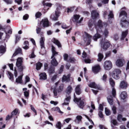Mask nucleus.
Segmentation results:
<instances>
[{
  "label": "nucleus",
  "mask_w": 129,
  "mask_h": 129,
  "mask_svg": "<svg viewBox=\"0 0 129 129\" xmlns=\"http://www.w3.org/2000/svg\"><path fill=\"white\" fill-rule=\"evenodd\" d=\"M42 14L41 13L38 12L35 14V16L36 18H39L41 15Z\"/></svg>",
  "instance_id": "nucleus-49"
},
{
  "label": "nucleus",
  "mask_w": 129,
  "mask_h": 129,
  "mask_svg": "<svg viewBox=\"0 0 129 129\" xmlns=\"http://www.w3.org/2000/svg\"><path fill=\"white\" fill-rule=\"evenodd\" d=\"M57 78V75H54L51 78V81L53 82L54 81H55Z\"/></svg>",
  "instance_id": "nucleus-52"
},
{
  "label": "nucleus",
  "mask_w": 129,
  "mask_h": 129,
  "mask_svg": "<svg viewBox=\"0 0 129 129\" xmlns=\"http://www.w3.org/2000/svg\"><path fill=\"white\" fill-rule=\"evenodd\" d=\"M114 16L112 11H109V14L108 15V19L109 22L110 23H112V19L114 18Z\"/></svg>",
  "instance_id": "nucleus-17"
},
{
  "label": "nucleus",
  "mask_w": 129,
  "mask_h": 129,
  "mask_svg": "<svg viewBox=\"0 0 129 129\" xmlns=\"http://www.w3.org/2000/svg\"><path fill=\"white\" fill-rule=\"evenodd\" d=\"M100 43L101 45V48L105 50H106L109 47L110 45L109 41L107 40H105L103 43L101 42Z\"/></svg>",
  "instance_id": "nucleus-11"
},
{
  "label": "nucleus",
  "mask_w": 129,
  "mask_h": 129,
  "mask_svg": "<svg viewBox=\"0 0 129 129\" xmlns=\"http://www.w3.org/2000/svg\"><path fill=\"white\" fill-rule=\"evenodd\" d=\"M118 120L119 121H121V120L125 121L126 119L125 118H122V116L120 114L117 117Z\"/></svg>",
  "instance_id": "nucleus-35"
},
{
  "label": "nucleus",
  "mask_w": 129,
  "mask_h": 129,
  "mask_svg": "<svg viewBox=\"0 0 129 129\" xmlns=\"http://www.w3.org/2000/svg\"><path fill=\"white\" fill-rule=\"evenodd\" d=\"M50 103L52 104H54V105H56L58 104V102H55L54 101H50Z\"/></svg>",
  "instance_id": "nucleus-62"
},
{
  "label": "nucleus",
  "mask_w": 129,
  "mask_h": 129,
  "mask_svg": "<svg viewBox=\"0 0 129 129\" xmlns=\"http://www.w3.org/2000/svg\"><path fill=\"white\" fill-rule=\"evenodd\" d=\"M75 60L74 58L69 57L67 61L69 62H74Z\"/></svg>",
  "instance_id": "nucleus-41"
},
{
  "label": "nucleus",
  "mask_w": 129,
  "mask_h": 129,
  "mask_svg": "<svg viewBox=\"0 0 129 129\" xmlns=\"http://www.w3.org/2000/svg\"><path fill=\"white\" fill-rule=\"evenodd\" d=\"M23 59L22 57H19L17 59L16 65L20 71H22L25 68V66L22 64Z\"/></svg>",
  "instance_id": "nucleus-5"
},
{
  "label": "nucleus",
  "mask_w": 129,
  "mask_h": 129,
  "mask_svg": "<svg viewBox=\"0 0 129 129\" xmlns=\"http://www.w3.org/2000/svg\"><path fill=\"white\" fill-rule=\"evenodd\" d=\"M29 17V15L27 14H26L23 17V19L24 20H27Z\"/></svg>",
  "instance_id": "nucleus-57"
},
{
  "label": "nucleus",
  "mask_w": 129,
  "mask_h": 129,
  "mask_svg": "<svg viewBox=\"0 0 129 129\" xmlns=\"http://www.w3.org/2000/svg\"><path fill=\"white\" fill-rule=\"evenodd\" d=\"M42 63L39 62L36 64V69L37 70H39L40 69L42 66Z\"/></svg>",
  "instance_id": "nucleus-37"
},
{
  "label": "nucleus",
  "mask_w": 129,
  "mask_h": 129,
  "mask_svg": "<svg viewBox=\"0 0 129 129\" xmlns=\"http://www.w3.org/2000/svg\"><path fill=\"white\" fill-rule=\"evenodd\" d=\"M54 67L51 66L49 69V73L51 74H52L54 73Z\"/></svg>",
  "instance_id": "nucleus-39"
},
{
  "label": "nucleus",
  "mask_w": 129,
  "mask_h": 129,
  "mask_svg": "<svg viewBox=\"0 0 129 129\" xmlns=\"http://www.w3.org/2000/svg\"><path fill=\"white\" fill-rule=\"evenodd\" d=\"M63 57L64 60L67 61L69 57L68 55L67 54H65L64 55Z\"/></svg>",
  "instance_id": "nucleus-55"
},
{
  "label": "nucleus",
  "mask_w": 129,
  "mask_h": 129,
  "mask_svg": "<svg viewBox=\"0 0 129 129\" xmlns=\"http://www.w3.org/2000/svg\"><path fill=\"white\" fill-rule=\"evenodd\" d=\"M22 75L19 76L18 78L16 79V82L19 83H21L22 82Z\"/></svg>",
  "instance_id": "nucleus-33"
},
{
  "label": "nucleus",
  "mask_w": 129,
  "mask_h": 129,
  "mask_svg": "<svg viewBox=\"0 0 129 129\" xmlns=\"http://www.w3.org/2000/svg\"><path fill=\"white\" fill-rule=\"evenodd\" d=\"M7 4H11L12 3V0H3Z\"/></svg>",
  "instance_id": "nucleus-50"
},
{
  "label": "nucleus",
  "mask_w": 129,
  "mask_h": 129,
  "mask_svg": "<svg viewBox=\"0 0 129 129\" xmlns=\"http://www.w3.org/2000/svg\"><path fill=\"white\" fill-rule=\"evenodd\" d=\"M40 79L42 80H45L47 79V75L45 73H41L39 75Z\"/></svg>",
  "instance_id": "nucleus-24"
},
{
  "label": "nucleus",
  "mask_w": 129,
  "mask_h": 129,
  "mask_svg": "<svg viewBox=\"0 0 129 129\" xmlns=\"http://www.w3.org/2000/svg\"><path fill=\"white\" fill-rule=\"evenodd\" d=\"M91 16L92 19H95L99 17V14L95 10H93L91 13Z\"/></svg>",
  "instance_id": "nucleus-16"
},
{
  "label": "nucleus",
  "mask_w": 129,
  "mask_h": 129,
  "mask_svg": "<svg viewBox=\"0 0 129 129\" xmlns=\"http://www.w3.org/2000/svg\"><path fill=\"white\" fill-rule=\"evenodd\" d=\"M59 11H55V13H53L51 16L50 18L53 20H57L59 16Z\"/></svg>",
  "instance_id": "nucleus-14"
},
{
  "label": "nucleus",
  "mask_w": 129,
  "mask_h": 129,
  "mask_svg": "<svg viewBox=\"0 0 129 129\" xmlns=\"http://www.w3.org/2000/svg\"><path fill=\"white\" fill-rule=\"evenodd\" d=\"M107 100L108 103L111 105L113 104V100L112 99V96L110 95L107 97Z\"/></svg>",
  "instance_id": "nucleus-25"
},
{
  "label": "nucleus",
  "mask_w": 129,
  "mask_h": 129,
  "mask_svg": "<svg viewBox=\"0 0 129 129\" xmlns=\"http://www.w3.org/2000/svg\"><path fill=\"white\" fill-rule=\"evenodd\" d=\"M8 74L9 75L8 76L9 79L12 81H13L14 80L13 75L10 72H8Z\"/></svg>",
  "instance_id": "nucleus-30"
},
{
  "label": "nucleus",
  "mask_w": 129,
  "mask_h": 129,
  "mask_svg": "<svg viewBox=\"0 0 129 129\" xmlns=\"http://www.w3.org/2000/svg\"><path fill=\"white\" fill-rule=\"evenodd\" d=\"M22 54V51L21 48H19L16 49L15 53L13 54L12 57H14L17 54Z\"/></svg>",
  "instance_id": "nucleus-22"
},
{
  "label": "nucleus",
  "mask_w": 129,
  "mask_h": 129,
  "mask_svg": "<svg viewBox=\"0 0 129 129\" xmlns=\"http://www.w3.org/2000/svg\"><path fill=\"white\" fill-rule=\"evenodd\" d=\"M74 101L77 103V104L79 107L81 109H83V107L85 105V103L84 101H82L81 98H77L76 97L75 94L74 96Z\"/></svg>",
  "instance_id": "nucleus-7"
},
{
  "label": "nucleus",
  "mask_w": 129,
  "mask_h": 129,
  "mask_svg": "<svg viewBox=\"0 0 129 129\" xmlns=\"http://www.w3.org/2000/svg\"><path fill=\"white\" fill-rule=\"evenodd\" d=\"M56 127L59 129H60L61 127V124L60 122H58L56 125Z\"/></svg>",
  "instance_id": "nucleus-44"
},
{
  "label": "nucleus",
  "mask_w": 129,
  "mask_h": 129,
  "mask_svg": "<svg viewBox=\"0 0 129 129\" xmlns=\"http://www.w3.org/2000/svg\"><path fill=\"white\" fill-rule=\"evenodd\" d=\"M74 7H71L70 8H68L67 11L68 13L71 12H72L74 9Z\"/></svg>",
  "instance_id": "nucleus-46"
},
{
  "label": "nucleus",
  "mask_w": 129,
  "mask_h": 129,
  "mask_svg": "<svg viewBox=\"0 0 129 129\" xmlns=\"http://www.w3.org/2000/svg\"><path fill=\"white\" fill-rule=\"evenodd\" d=\"M24 45H25L23 47V48L27 50L29 48L28 46L29 45L28 42V41H25L24 43Z\"/></svg>",
  "instance_id": "nucleus-32"
},
{
  "label": "nucleus",
  "mask_w": 129,
  "mask_h": 129,
  "mask_svg": "<svg viewBox=\"0 0 129 129\" xmlns=\"http://www.w3.org/2000/svg\"><path fill=\"white\" fill-rule=\"evenodd\" d=\"M112 62L110 60L105 61L104 63V67L106 70H109L112 68Z\"/></svg>",
  "instance_id": "nucleus-9"
},
{
  "label": "nucleus",
  "mask_w": 129,
  "mask_h": 129,
  "mask_svg": "<svg viewBox=\"0 0 129 129\" xmlns=\"http://www.w3.org/2000/svg\"><path fill=\"white\" fill-rule=\"evenodd\" d=\"M125 63V61L123 59H118L116 62V65L118 67H122Z\"/></svg>",
  "instance_id": "nucleus-13"
},
{
  "label": "nucleus",
  "mask_w": 129,
  "mask_h": 129,
  "mask_svg": "<svg viewBox=\"0 0 129 129\" xmlns=\"http://www.w3.org/2000/svg\"><path fill=\"white\" fill-rule=\"evenodd\" d=\"M84 36H85L86 38L87 37V38L88 40L86 43V45H88L90 44L91 40V39L92 38V36L85 32H84Z\"/></svg>",
  "instance_id": "nucleus-15"
},
{
  "label": "nucleus",
  "mask_w": 129,
  "mask_h": 129,
  "mask_svg": "<svg viewBox=\"0 0 129 129\" xmlns=\"http://www.w3.org/2000/svg\"><path fill=\"white\" fill-rule=\"evenodd\" d=\"M61 27L63 29H66L68 28V27L64 23H62L61 24Z\"/></svg>",
  "instance_id": "nucleus-47"
},
{
  "label": "nucleus",
  "mask_w": 129,
  "mask_h": 129,
  "mask_svg": "<svg viewBox=\"0 0 129 129\" xmlns=\"http://www.w3.org/2000/svg\"><path fill=\"white\" fill-rule=\"evenodd\" d=\"M98 115L99 116L100 118H103V116L102 111H99L98 114Z\"/></svg>",
  "instance_id": "nucleus-59"
},
{
  "label": "nucleus",
  "mask_w": 129,
  "mask_h": 129,
  "mask_svg": "<svg viewBox=\"0 0 129 129\" xmlns=\"http://www.w3.org/2000/svg\"><path fill=\"white\" fill-rule=\"evenodd\" d=\"M111 122L114 125H116L117 123L116 121L114 119L112 120L111 121Z\"/></svg>",
  "instance_id": "nucleus-58"
},
{
  "label": "nucleus",
  "mask_w": 129,
  "mask_h": 129,
  "mask_svg": "<svg viewBox=\"0 0 129 129\" xmlns=\"http://www.w3.org/2000/svg\"><path fill=\"white\" fill-rule=\"evenodd\" d=\"M38 23L41 24V25L43 26L44 27H47L49 26V22L47 19H42L41 22H38Z\"/></svg>",
  "instance_id": "nucleus-12"
},
{
  "label": "nucleus",
  "mask_w": 129,
  "mask_h": 129,
  "mask_svg": "<svg viewBox=\"0 0 129 129\" xmlns=\"http://www.w3.org/2000/svg\"><path fill=\"white\" fill-rule=\"evenodd\" d=\"M18 110L17 109H15L12 113V116L16 115L18 113Z\"/></svg>",
  "instance_id": "nucleus-42"
},
{
  "label": "nucleus",
  "mask_w": 129,
  "mask_h": 129,
  "mask_svg": "<svg viewBox=\"0 0 129 129\" xmlns=\"http://www.w3.org/2000/svg\"><path fill=\"white\" fill-rule=\"evenodd\" d=\"M107 77V75L106 74H104L102 78V80H103L104 82H105L106 81Z\"/></svg>",
  "instance_id": "nucleus-54"
},
{
  "label": "nucleus",
  "mask_w": 129,
  "mask_h": 129,
  "mask_svg": "<svg viewBox=\"0 0 129 129\" xmlns=\"http://www.w3.org/2000/svg\"><path fill=\"white\" fill-rule=\"evenodd\" d=\"M72 89V88L70 86H69L67 88L66 92L67 94L66 95V98L64 100V102L62 104V105H66L69 104L71 99L69 94L71 93Z\"/></svg>",
  "instance_id": "nucleus-3"
},
{
  "label": "nucleus",
  "mask_w": 129,
  "mask_h": 129,
  "mask_svg": "<svg viewBox=\"0 0 129 129\" xmlns=\"http://www.w3.org/2000/svg\"><path fill=\"white\" fill-rule=\"evenodd\" d=\"M53 93L54 94V95L55 96H57V91L56 89V88L54 89L53 90Z\"/></svg>",
  "instance_id": "nucleus-60"
},
{
  "label": "nucleus",
  "mask_w": 129,
  "mask_h": 129,
  "mask_svg": "<svg viewBox=\"0 0 129 129\" xmlns=\"http://www.w3.org/2000/svg\"><path fill=\"white\" fill-rule=\"evenodd\" d=\"M114 39L115 40H116L118 39L119 37L117 34H115L113 37Z\"/></svg>",
  "instance_id": "nucleus-61"
},
{
  "label": "nucleus",
  "mask_w": 129,
  "mask_h": 129,
  "mask_svg": "<svg viewBox=\"0 0 129 129\" xmlns=\"http://www.w3.org/2000/svg\"><path fill=\"white\" fill-rule=\"evenodd\" d=\"M41 25V24H39L38 23L36 30V33L37 34H40L41 35V38L40 39V43L41 48H44V41H45V39L43 35H42L43 34V32H41L42 25Z\"/></svg>",
  "instance_id": "nucleus-1"
},
{
  "label": "nucleus",
  "mask_w": 129,
  "mask_h": 129,
  "mask_svg": "<svg viewBox=\"0 0 129 129\" xmlns=\"http://www.w3.org/2000/svg\"><path fill=\"white\" fill-rule=\"evenodd\" d=\"M54 110L56 111H57L58 112L60 113H62V112L60 111L59 108L58 107H55V108Z\"/></svg>",
  "instance_id": "nucleus-56"
},
{
  "label": "nucleus",
  "mask_w": 129,
  "mask_h": 129,
  "mask_svg": "<svg viewBox=\"0 0 129 129\" xmlns=\"http://www.w3.org/2000/svg\"><path fill=\"white\" fill-rule=\"evenodd\" d=\"M112 110L113 112V113L114 114H116V108L114 106H113L112 107Z\"/></svg>",
  "instance_id": "nucleus-53"
},
{
  "label": "nucleus",
  "mask_w": 129,
  "mask_h": 129,
  "mask_svg": "<svg viewBox=\"0 0 129 129\" xmlns=\"http://www.w3.org/2000/svg\"><path fill=\"white\" fill-rule=\"evenodd\" d=\"M6 51V49L4 46H1L0 47V53H4Z\"/></svg>",
  "instance_id": "nucleus-38"
},
{
  "label": "nucleus",
  "mask_w": 129,
  "mask_h": 129,
  "mask_svg": "<svg viewBox=\"0 0 129 129\" xmlns=\"http://www.w3.org/2000/svg\"><path fill=\"white\" fill-rule=\"evenodd\" d=\"M109 34V32L108 30L107 29H105L103 32V34L106 37Z\"/></svg>",
  "instance_id": "nucleus-45"
},
{
  "label": "nucleus",
  "mask_w": 129,
  "mask_h": 129,
  "mask_svg": "<svg viewBox=\"0 0 129 129\" xmlns=\"http://www.w3.org/2000/svg\"><path fill=\"white\" fill-rule=\"evenodd\" d=\"M98 58L97 60L98 61H101L103 58L104 56L103 54L101 53H99L98 55Z\"/></svg>",
  "instance_id": "nucleus-34"
},
{
  "label": "nucleus",
  "mask_w": 129,
  "mask_h": 129,
  "mask_svg": "<svg viewBox=\"0 0 129 129\" xmlns=\"http://www.w3.org/2000/svg\"><path fill=\"white\" fill-rule=\"evenodd\" d=\"M127 95L126 92L125 91H123L121 94L120 97L122 99H124L126 97Z\"/></svg>",
  "instance_id": "nucleus-28"
},
{
  "label": "nucleus",
  "mask_w": 129,
  "mask_h": 129,
  "mask_svg": "<svg viewBox=\"0 0 129 129\" xmlns=\"http://www.w3.org/2000/svg\"><path fill=\"white\" fill-rule=\"evenodd\" d=\"M12 31V29L9 30L8 32H6L5 31L6 34V39H8L10 37L9 35H11V34Z\"/></svg>",
  "instance_id": "nucleus-27"
},
{
  "label": "nucleus",
  "mask_w": 129,
  "mask_h": 129,
  "mask_svg": "<svg viewBox=\"0 0 129 129\" xmlns=\"http://www.w3.org/2000/svg\"><path fill=\"white\" fill-rule=\"evenodd\" d=\"M100 70V67L99 65H97L92 67V71L94 73H97Z\"/></svg>",
  "instance_id": "nucleus-18"
},
{
  "label": "nucleus",
  "mask_w": 129,
  "mask_h": 129,
  "mask_svg": "<svg viewBox=\"0 0 129 129\" xmlns=\"http://www.w3.org/2000/svg\"><path fill=\"white\" fill-rule=\"evenodd\" d=\"M52 41L58 47H61V45L59 42L55 38H53L52 40Z\"/></svg>",
  "instance_id": "nucleus-21"
},
{
  "label": "nucleus",
  "mask_w": 129,
  "mask_h": 129,
  "mask_svg": "<svg viewBox=\"0 0 129 129\" xmlns=\"http://www.w3.org/2000/svg\"><path fill=\"white\" fill-rule=\"evenodd\" d=\"M127 33L128 31L127 30L123 32L122 33L121 37V39L123 40L127 35Z\"/></svg>",
  "instance_id": "nucleus-29"
},
{
  "label": "nucleus",
  "mask_w": 129,
  "mask_h": 129,
  "mask_svg": "<svg viewBox=\"0 0 129 129\" xmlns=\"http://www.w3.org/2000/svg\"><path fill=\"white\" fill-rule=\"evenodd\" d=\"M107 24L106 22L102 23L101 20L98 21L97 26L95 25V28L96 29L97 33L93 36V39L94 41H96L98 39L100 38L101 37L100 35L98 33L99 32V30L97 29V26L100 28L103 27V26L105 27L107 26Z\"/></svg>",
  "instance_id": "nucleus-2"
},
{
  "label": "nucleus",
  "mask_w": 129,
  "mask_h": 129,
  "mask_svg": "<svg viewBox=\"0 0 129 129\" xmlns=\"http://www.w3.org/2000/svg\"><path fill=\"white\" fill-rule=\"evenodd\" d=\"M24 94L25 97H27L29 96V92L27 91H25L24 92Z\"/></svg>",
  "instance_id": "nucleus-64"
},
{
  "label": "nucleus",
  "mask_w": 129,
  "mask_h": 129,
  "mask_svg": "<svg viewBox=\"0 0 129 129\" xmlns=\"http://www.w3.org/2000/svg\"><path fill=\"white\" fill-rule=\"evenodd\" d=\"M82 118V117L80 115L77 116L76 117V120H75L74 121L77 123H79V122L81 120Z\"/></svg>",
  "instance_id": "nucleus-36"
},
{
  "label": "nucleus",
  "mask_w": 129,
  "mask_h": 129,
  "mask_svg": "<svg viewBox=\"0 0 129 129\" xmlns=\"http://www.w3.org/2000/svg\"><path fill=\"white\" fill-rule=\"evenodd\" d=\"M88 85L89 87L91 88H98V86L94 82L90 83Z\"/></svg>",
  "instance_id": "nucleus-31"
},
{
  "label": "nucleus",
  "mask_w": 129,
  "mask_h": 129,
  "mask_svg": "<svg viewBox=\"0 0 129 129\" xmlns=\"http://www.w3.org/2000/svg\"><path fill=\"white\" fill-rule=\"evenodd\" d=\"M55 48L53 46H52V55L51 56V58L52 59L51 61V64L54 66H56L58 63L54 57L56 55H57L58 53L55 51Z\"/></svg>",
  "instance_id": "nucleus-4"
},
{
  "label": "nucleus",
  "mask_w": 129,
  "mask_h": 129,
  "mask_svg": "<svg viewBox=\"0 0 129 129\" xmlns=\"http://www.w3.org/2000/svg\"><path fill=\"white\" fill-rule=\"evenodd\" d=\"M30 107H31V109L35 113H36V115L37 114V111L35 110V108L32 105H30Z\"/></svg>",
  "instance_id": "nucleus-51"
},
{
  "label": "nucleus",
  "mask_w": 129,
  "mask_h": 129,
  "mask_svg": "<svg viewBox=\"0 0 129 129\" xmlns=\"http://www.w3.org/2000/svg\"><path fill=\"white\" fill-rule=\"evenodd\" d=\"M43 5L44 6H48L49 7H51V6L52 5V4L50 3H43Z\"/></svg>",
  "instance_id": "nucleus-48"
},
{
  "label": "nucleus",
  "mask_w": 129,
  "mask_h": 129,
  "mask_svg": "<svg viewBox=\"0 0 129 129\" xmlns=\"http://www.w3.org/2000/svg\"><path fill=\"white\" fill-rule=\"evenodd\" d=\"M63 88L62 86V85H61L59 87V88L58 89V92H60L62 91Z\"/></svg>",
  "instance_id": "nucleus-63"
},
{
  "label": "nucleus",
  "mask_w": 129,
  "mask_h": 129,
  "mask_svg": "<svg viewBox=\"0 0 129 129\" xmlns=\"http://www.w3.org/2000/svg\"><path fill=\"white\" fill-rule=\"evenodd\" d=\"M80 85H78L76 87L75 90L76 94L78 95H79L81 93V90L80 88Z\"/></svg>",
  "instance_id": "nucleus-20"
},
{
  "label": "nucleus",
  "mask_w": 129,
  "mask_h": 129,
  "mask_svg": "<svg viewBox=\"0 0 129 129\" xmlns=\"http://www.w3.org/2000/svg\"><path fill=\"white\" fill-rule=\"evenodd\" d=\"M109 82L110 85L113 87L112 93L111 94H112L113 96L114 97L116 94L115 90L114 88L115 85V82L112 78H110L109 79Z\"/></svg>",
  "instance_id": "nucleus-10"
},
{
  "label": "nucleus",
  "mask_w": 129,
  "mask_h": 129,
  "mask_svg": "<svg viewBox=\"0 0 129 129\" xmlns=\"http://www.w3.org/2000/svg\"><path fill=\"white\" fill-rule=\"evenodd\" d=\"M70 75H68L67 76L64 75L62 78V81L64 82L65 81L68 82L69 80Z\"/></svg>",
  "instance_id": "nucleus-26"
},
{
  "label": "nucleus",
  "mask_w": 129,
  "mask_h": 129,
  "mask_svg": "<svg viewBox=\"0 0 129 129\" xmlns=\"http://www.w3.org/2000/svg\"><path fill=\"white\" fill-rule=\"evenodd\" d=\"M80 16L78 15H74L72 17V19L73 21L77 25L80 23L83 20V18L81 17L80 19Z\"/></svg>",
  "instance_id": "nucleus-6"
},
{
  "label": "nucleus",
  "mask_w": 129,
  "mask_h": 129,
  "mask_svg": "<svg viewBox=\"0 0 129 129\" xmlns=\"http://www.w3.org/2000/svg\"><path fill=\"white\" fill-rule=\"evenodd\" d=\"M121 24L122 26H125L128 25V22L125 19H123L121 20Z\"/></svg>",
  "instance_id": "nucleus-23"
},
{
  "label": "nucleus",
  "mask_w": 129,
  "mask_h": 129,
  "mask_svg": "<svg viewBox=\"0 0 129 129\" xmlns=\"http://www.w3.org/2000/svg\"><path fill=\"white\" fill-rule=\"evenodd\" d=\"M105 112L107 115L108 116L110 114L111 112L110 110L106 108H105Z\"/></svg>",
  "instance_id": "nucleus-43"
},
{
  "label": "nucleus",
  "mask_w": 129,
  "mask_h": 129,
  "mask_svg": "<svg viewBox=\"0 0 129 129\" xmlns=\"http://www.w3.org/2000/svg\"><path fill=\"white\" fill-rule=\"evenodd\" d=\"M127 15V14L125 11H121L120 13L119 17H121L123 15H124V16L126 17Z\"/></svg>",
  "instance_id": "nucleus-40"
},
{
  "label": "nucleus",
  "mask_w": 129,
  "mask_h": 129,
  "mask_svg": "<svg viewBox=\"0 0 129 129\" xmlns=\"http://www.w3.org/2000/svg\"><path fill=\"white\" fill-rule=\"evenodd\" d=\"M121 71L118 69H115L113 72L112 76L116 79H118L119 78V74H120Z\"/></svg>",
  "instance_id": "nucleus-8"
},
{
  "label": "nucleus",
  "mask_w": 129,
  "mask_h": 129,
  "mask_svg": "<svg viewBox=\"0 0 129 129\" xmlns=\"http://www.w3.org/2000/svg\"><path fill=\"white\" fill-rule=\"evenodd\" d=\"M127 83L125 81H122L121 82L120 87L121 88H126L127 86Z\"/></svg>",
  "instance_id": "nucleus-19"
}]
</instances>
